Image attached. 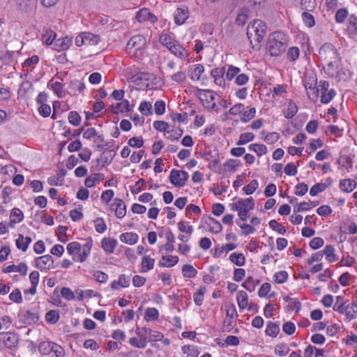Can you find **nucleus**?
I'll return each mask as SVG.
<instances>
[{
  "label": "nucleus",
  "mask_w": 357,
  "mask_h": 357,
  "mask_svg": "<svg viewBox=\"0 0 357 357\" xmlns=\"http://www.w3.org/2000/svg\"><path fill=\"white\" fill-rule=\"evenodd\" d=\"M206 223L209 227V231L212 233L218 234L222 231V225L213 218L208 217Z\"/></svg>",
  "instance_id": "cd10ccee"
},
{
  "label": "nucleus",
  "mask_w": 357,
  "mask_h": 357,
  "mask_svg": "<svg viewBox=\"0 0 357 357\" xmlns=\"http://www.w3.org/2000/svg\"><path fill=\"white\" fill-rule=\"evenodd\" d=\"M93 276L100 283H105L108 280L107 274L100 271H94Z\"/></svg>",
  "instance_id": "e2e57ef3"
},
{
  "label": "nucleus",
  "mask_w": 357,
  "mask_h": 357,
  "mask_svg": "<svg viewBox=\"0 0 357 357\" xmlns=\"http://www.w3.org/2000/svg\"><path fill=\"white\" fill-rule=\"evenodd\" d=\"M53 264V259L49 255L38 257L36 260V266L40 269H49Z\"/></svg>",
  "instance_id": "f8f14e48"
},
{
  "label": "nucleus",
  "mask_w": 357,
  "mask_h": 357,
  "mask_svg": "<svg viewBox=\"0 0 357 357\" xmlns=\"http://www.w3.org/2000/svg\"><path fill=\"white\" fill-rule=\"evenodd\" d=\"M236 248V245L234 243H227L223 245L220 249L215 250V255L219 257L223 252H229Z\"/></svg>",
  "instance_id": "680f3d73"
},
{
  "label": "nucleus",
  "mask_w": 357,
  "mask_h": 357,
  "mask_svg": "<svg viewBox=\"0 0 357 357\" xmlns=\"http://www.w3.org/2000/svg\"><path fill=\"white\" fill-rule=\"evenodd\" d=\"M155 264V259L149 255H145L142 257L141 261V272L146 273L153 268Z\"/></svg>",
  "instance_id": "412c9836"
},
{
  "label": "nucleus",
  "mask_w": 357,
  "mask_h": 357,
  "mask_svg": "<svg viewBox=\"0 0 357 357\" xmlns=\"http://www.w3.org/2000/svg\"><path fill=\"white\" fill-rule=\"evenodd\" d=\"M357 183L355 180L347 178L340 181V188L342 190L351 192L356 188Z\"/></svg>",
  "instance_id": "5701e85b"
},
{
  "label": "nucleus",
  "mask_w": 357,
  "mask_h": 357,
  "mask_svg": "<svg viewBox=\"0 0 357 357\" xmlns=\"http://www.w3.org/2000/svg\"><path fill=\"white\" fill-rule=\"evenodd\" d=\"M139 112L144 116H149L153 112L152 105L147 101H142L139 107Z\"/></svg>",
  "instance_id": "58836bf2"
},
{
  "label": "nucleus",
  "mask_w": 357,
  "mask_h": 357,
  "mask_svg": "<svg viewBox=\"0 0 357 357\" xmlns=\"http://www.w3.org/2000/svg\"><path fill=\"white\" fill-rule=\"evenodd\" d=\"M81 245L78 242H71L67 245V251L69 253V255L73 256V258L74 257H77V255L81 251Z\"/></svg>",
  "instance_id": "c9c22d12"
},
{
  "label": "nucleus",
  "mask_w": 357,
  "mask_h": 357,
  "mask_svg": "<svg viewBox=\"0 0 357 357\" xmlns=\"http://www.w3.org/2000/svg\"><path fill=\"white\" fill-rule=\"evenodd\" d=\"M188 174L183 170L172 169L170 172V182L176 187H183L188 179Z\"/></svg>",
  "instance_id": "1a4fd4ad"
},
{
  "label": "nucleus",
  "mask_w": 357,
  "mask_h": 357,
  "mask_svg": "<svg viewBox=\"0 0 357 357\" xmlns=\"http://www.w3.org/2000/svg\"><path fill=\"white\" fill-rule=\"evenodd\" d=\"M182 351L183 354H187V357H197L198 352L194 347L190 345H185L182 347Z\"/></svg>",
  "instance_id": "774afa93"
},
{
  "label": "nucleus",
  "mask_w": 357,
  "mask_h": 357,
  "mask_svg": "<svg viewBox=\"0 0 357 357\" xmlns=\"http://www.w3.org/2000/svg\"><path fill=\"white\" fill-rule=\"evenodd\" d=\"M183 134V131L180 128L172 129L171 130L167 131V133H165V137L170 140H177L179 139Z\"/></svg>",
  "instance_id": "49530a36"
},
{
  "label": "nucleus",
  "mask_w": 357,
  "mask_h": 357,
  "mask_svg": "<svg viewBox=\"0 0 357 357\" xmlns=\"http://www.w3.org/2000/svg\"><path fill=\"white\" fill-rule=\"evenodd\" d=\"M198 98L202 105L208 109H214L216 108L215 98L216 94L211 90L200 89L197 93Z\"/></svg>",
  "instance_id": "0eeeda50"
},
{
  "label": "nucleus",
  "mask_w": 357,
  "mask_h": 357,
  "mask_svg": "<svg viewBox=\"0 0 357 357\" xmlns=\"http://www.w3.org/2000/svg\"><path fill=\"white\" fill-rule=\"evenodd\" d=\"M159 317V312L157 309L154 307H149L147 308L144 319L149 321H155L158 319Z\"/></svg>",
  "instance_id": "79ce46f5"
},
{
  "label": "nucleus",
  "mask_w": 357,
  "mask_h": 357,
  "mask_svg": "<svg viewBox=\"0 0 357 357\" xmlns=\"http://www.w3.org/2000/svg\"><path fill=\"white\" fill-rule=\"evenodd\" d=\"M289 351V348L285 343H281L277 344L275 348V352L276 354H278L280 356H286Z\"/></svg>",
  "instance_id": "bf43d9fd"
},
{
  "label": "nucleus",
  "mask_w": 357,
  "mask_h": 357,
  "mask_svg": "<svg viewBox=\"0 0 357 357\" xmlns=\"http://www.w3.org/2000/svg\"><path fill=\"white\" fill-rule=\"evenodd\" d=\"M265 333L268 336L275 337L280 333L279 324L277 323L268 321L267 323Z\"/></svg>",
  "instance_id": "c756f323"
},
{
  "label": "nucleus",
  "mask_w": 357,
  "mask_h": 357,
  "mask_svg": "<svg viewBox=\"0 0 357 357\" xmlns=\"http://www.w3.org/2000/svg\"><path fill=\"white\" fill-rule=\"evenodd\" d=\"M268 50L271 56H279L286 49L285 36L282 32L275 31L270 35L267 44Z\"/></svg>",
  "instance_id": "f03ea898"
},
{
  "label": "nucleus",
  "mask_w": 357,
  "mask_h": 357,
  "mask_svg": "<svg viewBox=\"0 0 357 357\" xmlns=\"http://www.w3.org/2000/svg\"><path fill=\"white\" fill-rule=\"evenodd\" d=\"M182 273L185 278H195L197 273V270L190 264H185L182 268Z\"/></svg>",
  "instance_id": "4c0bfd02"
},
{
  "label": "nucleus",
  "mask_w": 357,
  "mask_h": 357,
  "mask_svg": "<svg viewBox=\"0 0 357 357\" xmlns=\"http://www.w3.org/2000/svg\"><path fill=\"white\" fill-rule=\"evenodd\" d=\"M300 55V50L297 47H291L288 50L287 58L290 61H295Z\"/></svg>",
  "instance_id": "864d4df0"
},
{
  "label": "nucleus",
  "mask_w": 357,
  "mask_h": 357,
  "mask_svg": "<svg viewBox=\"0 0 357 357\" xmlns=\"http://www.w3.org/2000/svg\"><path fill=\"white\" fill-rule=\"evenodd\" d=\"M301 8L308 12L313 11L316 7L315 0H301Z\"/></svg>",
  "instance_id": "603ef678"
},
{
  "label": "nucleus",
  "mask_w": 357,
  "mask_h": 357,
  "mask_svg": "<svg viewBox=\"0 0 357 357\" xmlns=\"http://www.w3.org/2000/svg\"><path fill=\"white\" fill-rule=\"evenodd\" d=\"M159 41L167 49L176 42V40L167 33H162L160 36Z\"/></svg>",
  "instance_id": "a19ab883"
},
{
  "label": "nucleus",
  "mask_w": 357,
  "mask_h": 357,
  "mask_svg": "<svg viewBox=\"0 0 357 357\" xmlns=\"http://www.w3.org/2000/svg\"><path fill=\"white\" fill-rule=\"evenodd\" d=\"M306 91L308 96V98L313 102H317L320 93V87L319 84L314 86H305Z\"/></svg>",
  "instance_id": "7c9ffc66"
},
{
  "label": "nucleus",
  "mask_w": 357,
  "mask_h": 357,
  "mask_svg": "<svg viewBox=\"0 0 357 357\" xmlns=\"http://www.w3.org/2000/svg\"><path fill=\"white\" fill-rule=\"evenodd\" d=\"M178 262V257L177 256L167 255L162 256L158 262L160 267H172Z\"/></svg>",
  "instance_id": "a211bd4d"
},
{
  "label": "nucleus",
  "mask_w": 357,
  "mask_h": 357,
  "mask_svg": "<svg viewBox=\"0 0 357 357\" xmlns=\"http://www.w3.org/2000/svg\"><path fill=\"white\" fill-rule=\"evenodd\" d=\"M146 45V38L142 35L132 36L126 45V52L132 57L141 59Z\"/></svg>",
  "instance_id": "7ed1b4c3"
},
{
  "label": "nucleus",
  "mask_w": 357,
  "mask_h": 357,
  "mask_svg": "<svg viewBox=\"0 0 357 357\" xmlns=\"http://www.w3.org/2000/svg\"><path fill=\"white\" fill-rule=\"evenodd\" d=\"M348 16V11L346 8H340L337 10L335 20L337 23H342Z\"/></svg>",
  "instance_id": "0e129e2a"
},
{
  "label": "nucleus",
  "mask_w": 357,
  "mask_h": 357,
  "mask_svg": "<svg viewBox=\"0 0 357 357\" xmlns=\"http://www.w3.org/2000/svg\"><path fill=\"white\" fill-rule=\"evenodd\" d=\"M321 93V102L323 104H328L330 102L336 94L334 89H329V83L325 80H321L319 82Z\"/></svg>",
  "instance_id": "6e6552de"
},
{
  "label": "nucleus",
  "mask_w": 357,
  "mask_h": 357,
  "mask_svg": "<svg viewBox=\"0 0 357 357\" xmlns=\"http://www.w3.org/2000/svg\"><path fill=\"white\" fill-rule=\"evenodd\" d=\"M348 321L355 319L357 317V303L353 302L345 307L344 313Z\"/></svg>",
  "instance_id": "bb28decb"
},
{
  "label": "nucleus",
  "mask_w": 357,
  "mask_h": 357,
  "mask_svg": "<svg viewBox=\"0 0 357 357\" xmlns=\"http://www.w3.org/2000/svg\"><path fill=\"white\" fill-rule=\"evenodd\" d=\"M188 18V10L185 8H178L174 13V22L178 25L183 24Z\"/></svg>",
  "instance_id": "4468645a"
},
{
  "label": "nucleus",
  "mask_w": 357,
  "mask_h": 357,
  "mask_svg": "<svg viewBox=\"0 0 357 357\" xmlns=\"http://www.w3.org/2000/svg\"><path fill=\"white\" fill-rule=\"evenodd\" d=\"M316 206V204H313V202H301L300 204H297L294 206V211L296 213L303 212L305 211H307L312 208H314Z\"/></svg>",
  "instance_id": "a18cd8bd"
},
{
  "label": "nucleus",
  "mask_w": 357,
  "mask_h": 357,
  "mask_svg": "<svg viewBox=\"0 0 357 357\" xmlns=\"http://www.w3.org/2000/svg\"><path fill=\"white\" fill-rule=\"evenodd\" d=\"M302 17H303L304 24L307 27L311 28L314 26V24H315L314 18L313 15H311L308 11L303 13Z\"/></svg>",
  "instance_id": "5fc2aeb1"
},
{
  "label": "nucleus",
  "mask_w": 357,
  "mask_h": 357,
  "mask_svg": "<svg viewBox=\"0 0 357 357\" xmlns=\"http://www.w3.org/2000/svg\"><path fill=\"white\" fill-rule=\"evenodd\" d=\"M70 43H71V39L68 37L59 38V39L56 40L55 42V44H54L55 49L57 51L66 50L68 49Z\"/></svg>",
  "instance_id": "2f4dec72"
},
{
  "label": "nucleus",
  "mask_w": 357,
  "mask_h": 357,
  "mask_svg": "<svg viewBox=\"0 0 357 357\" xmlns=\"http://www.w3.org/2000/svg\"><path fill=\"white\" fill-rule=\"evenodd\" d=\"M45 319L50 324H56L59 319V314L56 310H50L45 314Z\"/></svg>",
  "instance_id": "8fccbe9b"
},
{
  "label": "nucleus",
  "mask_w": 357,
  "mask_h": 357,
  "mask_svg": "<svg viewBox=\"0 0 357 357\" xmlns=\"http://www.w3.org/2000/svg\"><path fill=\"white\" fill-rule=\"evenodd\" d=\"M266 24L261 20H255L247 27V36L252 48L259 49L266 33Z\"/></svg>",
  "instance_id": "f257e3e1"
},
{
  "label": "nucleus",
  "mask_w": 357,
  "mask_h": 357,
  "mask_svg": "<svg viewBox=\"0 0 357 357\" xmlns=\"http://www.w3.org/2000/svg\"><path fill=\"white\" fill-rule=\"evenodd\" d=\"M319 54L328 66V70L332 69L339 61L337 50L331 43L324 44L319 49Z\"/></svg>",
  "instance_id": "20e7f679"
},
{
  "label": "nucleus",
  "mask_w": 357,
  "mask_h": 357,
  "mask_svg": "<svg viewBox=\"0 0 357 357\" xmlns=\"http://www.w3.org/2000/svg\"><path fill=\"white\" fill-rule=\"evenodd\" d=\"M100 40L101 37L100 35L91 32H82L75 38V45L77 47L82 45L94 46L98 45Z\"/></svg>",
  "instance_id": "423d86ee"
},
{
  "label": "nucleus",
  "mask_w": 357,
  "mask_h": 357,
  "mask_svg": "<svg viewBox=\"0 0 357 357\" xmlns=\"http://www.w3.org/2000/svg\"><path fill=\"white\" fill-rule=\"evenodd\" d=\"M229 260L238 266H242L245 263V257L243 253L234 252L229 255Z\"/></svg>",
  "instance_id": "473e14b6"
},
{
  "label": "nucleus",
  "mask_w": 357,
  "mask_h": 357,
  "mask_svg": "<svg viewBox=\"0 0 357 357\" xmlns=\"http://www.w3.org/2000/svg\"><path fill=\"white\" fill-rule=\"evenodd\" d=\"M204 71V68L202 64H195L192 66L189 70L190 78L192 80H199Z\"/></svg>",
  "instance_id": "4be33fe9"
},
{
  "label": "nucleus",
  "mask_w": 357,
  "mask_h": 357,
  "mask_svg": "<svg viewBox=\"0 0 357 357\" xmlns=\"http://www.w3.org/2000/svg\"><path fill=\"white\" fill-rule=\"evenodd\" d=\"M19 8L25 13L33 11L36 8V0H16Z\"/></svg>",
  "instance_id": "2eb2a0df"
},
{
  "label": "nucleus",
  "mask_w": 357,
  "mask_h": 357,
  "mask_svg": "<svg viewBox=\"0 0 357 357\" xmlns=\"http://www.w3.org/2000/svg\"><path fill=\"white\" fill-rule=\"evenodd\" d=\"M240 71L241 70L239 68L233 66H229L227 72L225 74V77L228 80H231L234 77H236Z\"/></svg>",
  "instance_id": "052dcab7"
},
{
  "label": "nucleus",
  "mask_w": 357,
  "mask_h": 357,
  "mask_svg": "<svg viewBox=\"0 0 357 357\" xmlns=\"http://www.w3.org/2000/svg\"><path fill=\"white\" fill-rule=\"evenodd\" d=\"M112 206H115L114 210L116 218L121 219L126 215V206L122 199L116 198Z\"/></svg>",
  "instance_id": "ddd939ff"
},
{
  "label": "nucleus",
  "mask_w": 357,
  "mask_h": 357,
  "mask_svg": "<svg viewBox=\"0 0 357 357\" xmlns=\"http://www.w3.org/2000/svg\"><path fill=\"white\" fill-rule=\"evenodd\" d=\"M13 52L0 51V62L3 65H9L13 61Z\"/></svg>",
  "instance_id": "37998d69"
},
{
  "label": "nucleus",
  "mask_w": 357,
  "mask_h": 357,
  "mask_svg": "<svg viewBox=\"0 0 357 357\" xmlns=\"http://www.w3.org/2000/svg\"><path fill=\"white\" fill-rule=\"evenodd\" d=\"M335 249L333 245H327L324 247L322 252L326 256V259L330 262H335L338 260V257L335 253Z\"/></svg>",
  "instance_id": "6ab92c4d"
},
{
  "label": "nucleus",
  "mask_w": 357,
  "mask_h": 357,
  "mask_svg": "<svg viewBox=\"0 0 357 357\" xmlns=\"http://www.w3.org/2000/svg\"><path fill=\"white\" fill-rule=\"evenodd\" d=\"M135 17L139 22H150L154 23L157 21V17L147 8L139 10Z\"/></svg>",
  "instance_id": "9b49d317"
},
{
  "label": "nucleus",
  "mask_w": 357,
  "mask_h": 357,
  "mask_svg": "<svg viewBox=\"0 0 357 357\" xmlns=\"http://www.w3.org/2000/svg\"><path fill=\"white\" fill-rule=\"evenodd\" d=\"M249 17L250 10L246 8H241L238 13L236 19V23L239 26H243L245 24Z\"/></svg>",
  "instance_id": "c85d7f7f"
},
{
  "label": "nucleus",
  "mask_w": 357,
  "mask_h": 357,
  "mask_svg": "<svg viewBox=\"0 0 357 357\" xmlns=\"http://www.w3.org/2000/svg\"><path fill=\"white\" fill-rule=\"evenodd\" d=\"M255 203L252 197L241 199L232 205V210L238 211V215L241 220H245L249 212L254 208Z\"/></svg>",
  "instance_id": "39448f33"
},
{
  "label": "nucleus",
  "mask_w": 357,
  "mask_h": 357,
  "mask_svg": "<svg viewBox=\"0 0 357 357\" xmlns=\"http://www.w3.org/2000/svg\"><path fill=\"white\" fill-rule=\"evenodd\" d=\"M3 344L8 348L14 347L17 342V338L13 334H6L3 340Z\"/></svg>",
  "instance_id": "09e8293b"
},
{
  "label": "nucleus",
  "mask_w": 357,
  "mask_h": 357,
  "mask_svg": "<svg viewBox=\"0 0 357 357\" xmlns=\"http://www.w3.org/2000/svg\"><path fill=\"white\" fill-rule=\"evenodd\" d=\"M134 105L129 102L128 100H123L121 102H118L116 106L114 107L117 111L120 112H128L132 109Z\"/></svg>",
  "instance_id": "f704fd0d"
},
{
  "label": "nucleus",
  "mask_w": 357,
  "mask_h": 357,
  "mask_svg": "<svg viewBox=\"0 0 357 357\" xmlns=\"http://www.w3.org/2000/svg\"><path fill=\"white\" fill-rule=\"evenodd\" d=\"M129 343L136 348L144 349L146 347L147 340H142L134 337L130 339Z\"/></svg>",
  "instance_id": "69168bd1"
},
{
  "label": "nucleus",
  "mask_w": 357,
  "mask_h": 357,
  "mask_svg": "<svg viewBox=\"0 0 357 357\" xmlns=\"http://www.w3.org/2000/svg\"><path fill=\"white\" fill-rule=\"evenodd\" d=\"M119 238L124 243L134 245L137 242L139 236L134 232H126L121 234Z\"/></svg>",
  "instance_id": "aec40b11"
},
{
  "label": "nucleus",
  "mask_w": 357,
  "mask_h": 357,
  "mask_svg": "<svg viewBox=\"0 0 357 357\" xmlns=\"http://www.w3.org/2000/svg\"><path fill=\"white\" fill-rule=\"evenodd\" d=\"M255 114L256 109L255 107H251L248 111L243 112L241 121L243 123H247L255 117Z\"/></svg>",
  "instance_id": "3c124183"
},
{
  "label": "nucleus",
  "mask_w": 357,
  "mask_h": 357,
  "mask_svg": "<svg viewBox=\"0 0 357 357\" xmlns=\"http://www.w3.org/2000/svg\"><path fill=\"white\" fill-rule=\"evenodd\" d=\"M269 226L280 234H284L286 233V228L275 220H271L269 222Z\"/></svg>",
  "instance_id": "4d7b16f0"
},
{
  "label": "nucleus",
  "mask_w": 357,
  "mask_h": 357,
  "mask_svg": "<svg viewBox=\"0 0 357 357\" xmlns=\"http://www.w3.org/2000/svg\"><path fill=\"white\" fill-rule=\"evenodd\" d=\"M116 245L117 241L114 238H104L101 241L102 248L109 254H111L114 252Z\"/></svg>",
  "instance_id": "dca6fc26"
},
{
  "label": "nucleus",
  "mask_w": 357,
  "mask_h": 357,
  "mask_svg": "<svg viewBox=\"0 0 357 357\" xmlns=\"http://www.w3.org/2000/svg\"><path fill=\"white\" fill-rule=\"evenodd\" d=\"M249 149L256 153L259 157L267 153V148L264 144H252L249 146Z\"/></svg>",
  "instance_id": "e433bc0d"
},
{
  "label": "nucleus",
  "mask_w": 357,
  "mask_h": 357,
  "mask_svg": "<svg viewBox=\"0 0 357 357\" xmlns=\"http://www.w3.org/2000/svg\"><path fill=\"white\" fill-rule=\"evenodd\" d=\"M236 301L238 307L243 310L248 306V295L244 291H239L236 295Z\"/></svg>",
  "instance_id": "a878e982"
},
{
  "label": "nucleus",
  "mask_w": 357,
  "mask_h": 357,
  "mask_svg": "<svg viewBox=\"0 0 357 357\" xmlns=\"http://www.w3.org/2000/svg\"><path fill=\"white\" fill-rule=\"evenodd\" d=\"M168 50L175 56L181 60H187L190 55L188 50L180 45L177 41L171 45Z\"/></svg>",
  "instance_id": "9d476101"
},
{
  "label": "nucleus",
  "mask_w": 357,
  "mask_h": 357,
  "mask_svg": "<svg viewBox=\"0 0 357 357\" xmlns=\"http://www.w3.org/2000/svg\"><path fill=\"white\" fill-rule=\"evenodd\" d=\"M326 188L325 183H319L314 185L310 190V195L311 196H316L318 193L323 192Z\"/></svg>",
  "instance_id": "338daca9"
},
{
  "label": "nucleus",
  "mask_w": 357,
  "mask_h": 357,
  "mask_svg": "<svg viewBox=\"0 0 357 357\" xmlns=\"http://www.w3.org/2000/svg\"><path fill=\"white\" fill-rule=\"evenodd\" d=\"M287 107L284 109L283 114L287 119H291L294 117L297 112H298V107L296 104L291 100V99H287Z\"/></svg>",
  "instance_id": "f3484780"
},
{
  "label": "nucleus",
  "mask_w": 357,
  "mask_h": 357,
  "mask_svg": "<svg viewBox=\"0 0 357 357\" xmlns=\"http://www.w3.org/2000/svg\"><path fill=\"white\" fill-rule=\"evenodd\" d=\"M345 301L344 300L343 296H337L336 297V302L333 306V310L335 311H337L340 314H344L345 311L344 307Z\"/></svg>",
  "instance_id": "c03bdc74"
},
{
  "label": "nucleus",
  "mask_w": 357,
  "mask_h": 357,
  "mask_svg": "<svg viewBox=\"0 0 357 357\" xmlns=\"http://www.w3.org/2000/svg\"><path fill=\"white\" fill-rule=\"evenodd\" d=\"M259 283V280H255L252 277H248L242 284V287H243L245 289L252 292L255 291L256 286Z\"/></svg>",
  "instance_id": "ea45409f"
},
{
  "label": "nucleus",
  "mask_w": 357,
  "mask_h": 357,
  "mask_svg": "<svg viewBox=\"0 0 357 357\" xmlns=\"http://www.w3.org/2000/svg\"><path fill=\"white\" fill-rule=\"evenodd\" d=\"M255 138V135L252 132H244L240 135L239 139L237 142V145H243L251 141Z\"/></svg>",
  "instance_id": "de8ad7c7"
},
{
  "label": "nucleus",
  "mask_w": 357,
  "mask_h": 357,
  "mask_svg": "<svg viewBox=\"0 0 357 357\" xmlns=\"http://www.w3.org/2000/svg\"><path fill=\"white\" fill-rule=\"evenodd\" d=\"M206 291L205 287H201L193 295L194 301L197 305H201L204 300V293Z\"/></svg>",
  "instance_id": "13d9d810"
},
{
  "label": "nucleus",
  "mask_w": 357,
  "mask_h": 357,
  "mask_svg": "<svg viewBox=\"0 0 357 357\" xmlns=\"http://www.w3.org/2000/svg\"><path fill=\"white\" fill-rule=\"evenodd\" d=\"M130 284V280L125 275H121L117 280H114L111 283V288L116 290L119 287H128Z\"/></svg>",
  "instance_id": "393cba45"
},
{
  "label": "nucleus",
  "mask_w": 357,
  "mask_h": 357,
  "mask_svg": "<svg viewBox=\"0 0 357 357\" xmlns=\"http://www.w3.org/2000/svg\"><path fill=\"white\" fill-rule=\"evenodd\" d=\"M103 179V174H93L88 176L84 181V184L87 188H92L98 184Z\"/></svg>",
  "instance_id": "b1692460"
},
{
  "label": "nucleus",
  "mask_w": 357,
  "mask_h": 357,
  "mask_svg": "<svg viewBox=\"0 0 357 357\" xmlns=\"http://www.w3.org/2000/svg\"><path fill=\"white\" fill-rule=\"evenodd\" d=\"M347 29L352 37L357 35V17L354 15H351L349 17Z\"/></svg>",
  "instance_id": "72a5a7b5"
},
{
  "label": "nucleus",
  "mask_w": 357,
  "mask_h": 357,
  "mask_svg": "<svg viewBox=\"0 0 357 357\" xmlns=\"http://www.w3.org/2000/svg\"><path fill=\"white\" fill-rule=\"evenodd\" d=\"M95 229L98 233L102 234L107 229V225L102 218H98L94 220Z\"/></svg>",
  "instance_id": "6e6d98bb"
}]
</instances>
